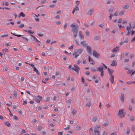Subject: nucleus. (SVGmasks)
Listing matches in <instances>:
<instances>
[{"mask_svg":"<svg viewBox=\"0 0 135 135\" xmlns=\"http://www.w3.org/2000/svg\"><path fill=\"white\" fill-rule=\"evenodd\" d=\"M124 11H121L119 13V15L120 16H122V15H123L124 14Z\"/></svg>","mask_w":135,"mask_h":135,"instance_id":"obj_28","label":"nucleus"},{"mask_svg":"<svg viewBox=\"0 0 135 135\" xmlns=\"http://www.w3.org/2000/svg\"><path fill=\"white\" fill-rule=\"evenodd\" d=\"M107 132L104 131L103 133V135H107Z\"/></svg>","mask_w":135,"mask_h":135,"instance_id":"obj_64","label":"nucleus"},{"mask_svg":"<svg viewBox=\"0 0 135 135\" xmlns=\"http://www.w3.org/2000/svg\"><path fill=\"white\" fill-rule=\"evenodd\" d=\"M131 28V27L128 26H127V30L128 31H129Z\"/></svg>","mask_w":135,"mask_h":135,"instance_id":"obj_32","label":"nucleus"},{"mask_svg":"<svg viewBox=\"0 0 135 135\" xmlns=\"http://www.w3.org/2000/svg\"><path fill=\"white\" fill-rule=\"evenodd\" d=\"M63 132H59L58 134L59 135H63Z\"/></svg>","mask_w":135,"mask_h":135,"instance_id":"obj_57","label":"nucleus"},{"mask_svg":"<svg viewBox=\"0 0 135 135\" xmlns=\"http://www.w3.org/2000/svg\"><path fill=\"white\" fill-rule=\"evenodd\" d=\"M93 129L91 127L90 128V130L89 131V133H91L93 132Z\"/></svg>","mask_w":135,"mask_h":135,"instance_id":"obj_34","label":"nucleus"},{"mask_svg":"<svg viewBox=\"0 0 135 135\" xmlns=\"http://www.w3.org/2000/svg\"><path fill=\"white\" fill-rule=\"evenodd\" d=\"M117 65L116 61L113 60V61L112 64L111 65L112 66H116Z\"/></svg>","mask_w":135,"mask_h":135,"instance_id":"obj_19","label":"nucleus"},{"mask_svg":"<svg viewBox=\"0 0 135 135\" xmlns=\"http://www.w3.org/2000/svg\"><path fill=\"white\" fill-rule=\"evenodd\" d=\"M94 132L97 135H99L100 132L98 130H94Z\"/></svg>","mask_w":135,"mask_h":135,"instance_id":"obj_20","label":"nucleus"},{"mask_svg":"<svg viewBox=\"0 0 135 135\" xmlns=\"http://www.w3.org/2000/svg\"><path fill=\"white\" fill-rule=\"evenodd\" d=\"M13 95L15 97H16L17 96V93L16 91H15L13 92Z\"/></svg>","mask_w":135,"mask_h":135,"instance_id":"obj_38","label":"nucleus"},{"mask_svg":"<svg viewBox=\"0 0 135 135\" xmlns=\"http://www.w3.org/2000/svg\"><path fill=\"white\" fill-rule=\"evenodd\" d=\"M130 6L129 4H126L124 6V8L126 9H128Z\"/></svg>","mask_w":135,"mask_h":135,"instance_id":"obj_21","label":"nucleus"},{"mask_svg":"<svg viewBox=\"0 0 135 135\" xmlns=\"http://www.w3.org/2000/svg\"><path fill=\"white\" fill-rule=\"evenodd\" d=\"M100 126L98 125H97L94 128V130H98L100 128Z\"/></svg>","mask_w":135,"mask_h":135,"instance_id":"obj_29","label":"nucleus"},{"mask_svg":"<svg viewBox=\"0 0 135 135\" xmlns=\"http://www.w3.org/2000/svg\"><path fill=\"white\" fill-rule=\"evenodd\" d=\"M74 9L75 10V11H77L79 10V8L78 6H75Z\"/></svg>","mask_w":135,"mask_h":135,"instance_id":"obj_26","label":"nucleus"},{"mask_svg":"<svg viewBox=\"0 0 135 135\" xmlns=\"http://www.w3.org/2000/svg\"><path fill=\"white\" fill-rule=\"evenodd\" d=\"M72 69L74 70L78 74H79V70L80 69L79 67L76 65H74V67L71 68Z\"/></svg>","mask_w":135,"mask_h":135,"instance_id":"obj_4","label":"nucleus"},{"mask_svg":"<svg viewBox=\"0 0 135 135\" xmlns=\"http://www.w3.org/2000/svg\"><path fill=\"white\" fill-rule=\"evenodd\" d=\"M76 128L78 130H80L81 129V127L80 126H78L76 127Z\"/></svg>","mask_w":135,"mask_h":135,"instance_id":"obj_42","label":"nucleus"},{"mask_svg":"<svg viewBox=\"0 0 135 135\" xmlns=\"http://www.w3.org/2000/svg\"><path fill=\"white\" fill-rule=\"evenodd\" d=\"M109 80H110L111 83L113 84L114 82V76L113 75H109Z\"/></svg>","mask_w":135,"mask_h":135,"instance_id":"obj_8","label":"nucleus"},{"mask_svg":"<svg viewBox=\"0 0 135 135\" xmlns=\"http://www.w3.org/2000/svg\"><path fill=\"white\" fill-rule=\"evenodd\" d=\"M105 31H109L110 30V28H105Z\"/></svg>","mask_w":135,"mask_h":135,"instance_id":"obj_44","label":"nucleus"},{"mask_svg":"<svg viewBox=\"0 0 135 135\" xmlns=\"http://www.w3.org/2000/svg\"><path fill=\"white\" fill-rule=\"evenodd\" d=\"M89 57V61L90 62V64H92L94 65L95 64L93 60L91 59L90 56H88Z\"/></svg>","mask_w":135,"mask_h":135,"instance_id":"obj_13","label":"nucleus"},{"mask_svg":"<svg viewBox=\"0 0 135 135\" xmlns=\"http://www.w3.org/2000/svg\"><path fill=\"white\" fill-rule=\"evenodd\" d=\"M25 31L26 32H27L29 34H33L34 33V32L33 31H32L31 30H25Z\"/></svg>","mask_w":135,"mask_h":135,"instance_id":"obj_22","label":"nucleus"},{"mask_svg":"<svg viewBox=\"0 0 135 135\" xmlns=\"http://www.w3.org/2000/svg\"><path fill=\"white\" fill-rule=\"evenodd\" d=\"M68 24L67 23H65L63 26V28L64 29H66L67 27Z\"/></svg>","mask_w":135,"mask_h":135,"instance_id":"obj_27","label":"nucleus"},{"mask_svg":"<svg viewBox=\"0 0 135 135\" xmlns=\"http://www.w3.org/2000/svg\"><path fill=\"white\" fill-rule=\"evenodd\" d=\"M26 92L27 93H28V94H29L32 97H33V96L32 95H31L30 94V92L29 91H26Z\"/></svg>","mask_w":135,"mask_h":135,"instance_id":"obj_45","label":"nucleus"},{"mask_svg":"<svg viewBox=\"0 0 135 135\" xmlns=\"http://www.w3.org/2000/svg\"><path fill=\"white\" fill-rule=\"evenodd\" d=\"M22 38L24 40H25L27 42H28V39L27 38H26V37H23Z\"/></svg>","mask_w":135,"mask_h":135,"instance_id":"obj_50","label":"nucleus"},{"mask_svg":"<svg viewBox=\"0 0 135 135\" xmlns=\"http://www.w3.org/2000/svg\"><path fill=\"white\" fill-rule=\"evenodd\" d=\"M124 56V54L123 53H122L121 55V56L120 57V59L122 60L123 59Z\"/></svg>","mask_w":135,"mask_h":135,"instance_id":"obj_35","label":"nucleus"},{"mask_svg":"<svg viewBox=\"0 0 135 135\" xmlns=\"http://www.w3.org/2000/svg\"><path fill=\"white\" fill-rule=\"evenodd\" d=\"M133 83V82H132L131 81H128L127 82V83L128 84H130Z\"/></svg>","mask_w":135,"mask_h":135,"instance_id":"obj_58","label":"nucleus"},{"mask_svg":"<svg viewBox=\"0 0 135 135\" xmlns=\"http://www.w3.org/2000/svg\"><path fill=\"white\" fill-rule=\"evenodd\" d=\"M8 36V34H6L4 35H2L1 36V37H7Z\"/></svg>","mask_w":135,"mask_h":135,"instance_id":"obj_37","label":"nucleus"},{"mask_svg":"<svg viewBox=\"0 0 135 135\" xmlns=\"http://www.w3.org/2000/svg\"><path fill=\"white\" fill-rule=\"evenodd\" d=\"M128 38H127L125 39L124 40H123L120 43V45H122L124 43H127L128 42Z\"/></svg>","mask_w":135,"mask_h":135,"instance_id":"obj_12","label":"nucleus"},{"mask_svg":"<svg viewBox=\"0 0 135 135\" xmlns=\"http://www.w3.org/2000/svg\"><path fill=\"white\" fill-rule=\"evenodd\" d=\"M81 44L84 47H86L87 46V45L86 44L85 41L81 42Z\"/></svg>","mask_w":135,"mask_h":135,"instance_id":"obj_17","label":"nucleus"},{"mask_svg":"<svg viewBox=\"0 0 135 135\" xmlns=\"http://www.w3.org/2000/svg\"><path fill=\"white\" fill-rule=\"evenodd\" d=\"M5 6H8L9 5V4L8 2H6L4 3Z\"/></svg>","mask_w":135,"mask_h":135,"instance_id":"obj_60","label":"nucleus"},{"mask_svg":"<svg viewBox=\"0 0 135 135\" xmlns=\"http://www.w3.org/2000/svg\"><path fill=\"white\" fill-rule=\"evenodd\" d=\"M132 129L133 131H135V127L134 125L132 126Z\"/></svg>","mask_w":135,"mask_h":135,"instance_id":"obj_40","label":"nucleus"},{"mask_svg":"<svg viewBox=\"0 0 135 135\" xmlns=\"http://www.w3.org/2000/svg\"><path fill=\"white\" fill-rule=\"evenodd\" d=\"M108 124V121L104 123V125L105 126H107Z\"/></svg>","mask_w":135,"mask_h":135,"instance_id":"obj_46","label":"nucleus"},{"mask_svg":"<svg viewBox=\"0 0 135 135\" xmlns=\"http://www.w3.org/2000/svg\"><path fill=\"white\" fill-rule=\"evenodd\" d=\"M101 74H100V76L101 77H103L104 75V71H103L101 72Z\"/></svg>","mask_w":135,"mask_h":135,"instance_id":"obj_49","label":"nucleus"},{"mask_svg":"<svg viewBox=\"0 0 135 135\" xmlns=\"http://www.w3.org/2000/svg\"><path fill=\"white\" fill-rule=\"evenodd\" d=\"M50 98L49 97H47L46 98L45 101L46 102H48L50 100Z\"/></svg>","mask_w":135,"mask_h":135,"instance_id":"obj_39","label":"nucleus"},{"mask_svg":"<svg viewBox=\"0 0 135 135\" xmlns=\"http://www.w3.org/2000/svg\"><path fill=\"white\" fill-rule=\"evenodd\" d=\"M11 45V44L10 42H8L5 45L7 47Z\"/></svg>","mask_w":135,"mask_h":135,"instance_id":"obj_41","label":"nucleus"},{"mask_svg":"<svg viewBox=\"0 0 135 135\" xmlns=\"http://www.w3.org/2000/svg\"><path fill=\"white\" fill-rule=\"evenodd\" d=\"M124 109H119L117 115L122 118L124 117L126 114V112H124Z\"/></svg>","mask_w":135,"mask_h":135,"instance_id":"obj_3","label":"nucleus"},{"mask_svg":"<svg viewBox=\"0 0 135 135\" xmlns=\"http://www.w3.org/2000/svg\"><path fill=\"white\" fill-rule=\"evenodd\" d=\"M71 102V99H69L67 101V103H70Z\"/></svg>","mask_w":135,"mask_h":135,"instance_id":"obj_61","label":"nucleus"},{"mask_svg":"<svg viewBox=\"0 0 135 135\" xmlns=\"http://www.w3.org/2000/svg\"><path fill=\"white\" fill-rule=\"evenodd\" d=\"M94 12V9H90L89 10L87 13V14L89 15H90Z\"/></svg>","mask_w":135,"mask_h":135,"instance_id":"obj_14","label":"nucleus"},{"mask_svg":"<svg viewBox=\"0 0 135 135\" xmlns=\"http://www.w3.org/2000/svg\"><path fill=\"white\" fill-rule=\"evenodd\" d=\"M24 26V24H21L19 26L20 28H22Z\"/></svg>","mask_w":135,"mask_h":135,"instance_id":"obj_54","label":"nucleus"},{"mask_svg":"<svg viewBox=\"0 0 135 135\" xmlns=\"http://www.w3.org/2000/svg\"><path fill=\"white\" fill-rule=\"evenodd\" d=\"M86 34L88 36H89V31H86L85 32Z\"/></svg>","mask_w":135,"mask_h":135,"instance_id":"obj_63","label":"nucleus"},{"mask_svg":"<svg viewBox=\"0 0 135 135\" xmlns=\"http://www.w3.org/2000/svg\"><path fill=\"white\" fill-rule=\"evenodd\" d=\"M131 101L132 103L134 104V99L132 98L131 99Z\"/></svg>","mask_w":135,"mask_h":135,"instance_id":"obj_56","label":"nucleus"},{"mask_svg":"<svg viewBox=\"0 0 135 135\" xmlns=\"http://www.w3.org/2000/svg\"><path fill=\"white\" fill-rule=\"evenodd\" d=\"M32 122H33L35 123H36L37 122V119H33L32 120Z\"/></svg>","mask_w":135,"mask_h":135,"instance_id":"obj_55","label":"nucleus"},{"mask_svg":"<svg viewBox=\"0 0 135 135\" xmlns=\"http://www.w3.org/2000/svg\"><path fill=\"white\" fill-rule=\"evenodd\" d=\"M90 105V102H88L86 103V106L87 107H89Z\"/></svg>","mask_w":135,"mask_h":135,"instance_id":"obj_53","label":"nucleus"},{"mask_svg":"<svg viewBox=\"0 0 135 135\" xmlns=\"http://www.w3.org/2000/svg\"><path fill=\"white\" fill-rule=\"evenodd\" d=\"M108 70L109 74V75H113L112 73H113V71L112 70H110L109 68H108Z\"/></svg>","mask_w":135,"mask_h":135,"instance_id":"obj_16","label":"nucleus"},{"mask_svg":"<svg viewBox=\"0 0 135 135\" xmlns=\"http://www.w3.org/2000/svg\"><path fill=\"white\" fill-rule=\"evenodd\" d=\"M33 70L34 71L36 72L38 70L35 67H34L33 68Z\"/></svg>","mask_w":135,"mask_h":135,"instance_id":"obj_59","label":"nucleus"},{"mask_svg":"<svg viewBox=\"0 0 135 135\" xmlns=\"http://www.w3.org/2000/svg\"><path fill=\"white\" fill-rule=\"evenodd\" d=\"M93 54L94 56L96 58L98 57L100 55V54H99L95 50L93 51Z\"/></svg>","mask_w":135,"mask_h":135,"instance_id":"obj_7","label":"nucleus"},{"mask_svg":"<svg viewBox=\"0 0 135 135\" xmlns=\"http://www.w3.org/2000/svg\"><path fill=\"white\" fill-rule=\"evenodd\" d=\"M79 2H80L79 1H76V6H78V5L79 4Z\"/></svg>","mask_w":135,"mask_h":135,"instance_id":"obj_62","label":"nucleus"},{"mask_svg":"<svg viewBox=\"0 0 135 135\" xmlns=\"http://www.w3.org/2000/svg\"><path fill=\"white\" fill-rule=\"evenodd\" d=\"M15 56L18 57H21V55H20L18 54H16Z\"/></svg>","mask_w":135,"mask_h":135,"instance_id":"obj_48","label":"nucleus"},{"mask_svg":"<svg viewBox=\"0 0 135 135\" xmlns=\"http://www.w3.org/2000/svg\"><path fill=\"white\" fill-rule=\"evenodd\" d=\"M79 35L80 38L83 39L84 37L83 35L82 34L81 31H80L79 32Z\"/></svg>","mask_w":135,"mask_h":135,"instance_id":"obj_15","label":"nucleus"},{"mask_svg":"<svg viewBox=\"0 0 135 135\" xmlns=\"http://www.w3.org/2000/svg\"><path fill=\"white\" fill-rule=\"evenodd\" d=\"M25 15L23 12H21L20 13L19 16H22V17H25Z\"/></svg>","mask_w":135,"mask_h":135,"instance_id":"obj_23","label":"nucleus"},{"mask_svg":"<svg viewBox=\"0 0 135 135\" xmlns=\"http://www.w3.org/2000/svg\"><path fill=\"white\" fill-rule=\"evenodd\" d=\"M70 126L69 125H68L67 127L64 128V129L66 130H68L70 128Z\"/></svg>","mask_w":135,"mask_h":135,"instance_id":"obj_31","label":"nucleus"},{"mask_svg":"<svg viewBox=\"0 0 135 135\" xmlns=\"http://www.w3.org/2000/svg\"><path fill=\"white\" fill-rule=\"evenodd\" d=\"M120 99L121 101L122 102H123L124 101V95L123 93H122L120 97Z\"/></svg>","mask_w":135,"mask_h":135,"instance_id":"obj_10","label":"nucleus"},{"mask_svg":"<svg viewBox=\"0 0 135 135\" xmlns=\"http://www.w3.org/2000/svg\"><path fill=\"white\" fill-rule=\"evenodd\" d=\"M83 50L81 49H75L73 53V55L75 56V57L76 58L78 57L81 53L83 51Z\"/></svg>","mask_w":135,"mask_h":135,"instance_id":"obj_2","label":"nucleus"},{"mask_svg":"<svg viewBox=\"0 0 135 135\" xmlns=\"http://www.w3.org/2000/svg\"><path fill=\"white\" fill-rule=\"evenodd\" d=\"M97 117H94V118H93V121L94 122H95L97 120Z\"/></svg>","mask_w":135,"mask_h":135,"instance_id":"obj_33","label":"nucleus"},{"mask_svg":"<svg viewBox=\"0 0 135 135\" xmlns=\"http://www.w3.org/2000/svg\"><path fill=\"white\" fill-rule=\"evenodd\" d=\"M70 26L73 28L72 30L73 32L74 37H76L78 32V29L79 28L78 26L75 25L74 23H73Z\"/></svg>","mask_w":135,"mask_h":135,"instance_id":"obj_1","label":"nucleus"},{"mask_svg":"<svg viewBox=\"0 0 135 135\" xmlns=\"http://www.w3.org/2000/svg\"><path fill=\"white\" fill-rule=\"evenodd\" d=\"M38 98L40 99V100H41L42 99V97L40 95L36 96L35 97V100L36 102H37V103H40V101L38 99Z\"/></svg>","mask_w":135,"mask_h":135,"instance_id":"obj_5","label":"nucleus"},{"mask_svg":"<svg viewBox=\"0 0 135 135\" xmlns=\"http://www.w3.org/2000/svg\"><path fill=\"white\" fill-rule=\"evenodd\" d=\"M103 67H99L97 68V71H99L101 72L103 71Z\"/></svg>","mask_w":135,"mask_h":135,"instance_id":"obj_18","label":"nucleus"},{"mask_svg":"<svg viewBox=\"0 0 135 135\" xmlns=\"http://www.w3.org/2000/svg\"><path fill=\"white\" fill-rule=\"evenodd\" d=\"M86 49L89 54L90 55L91 54L92 50L91 47L89 46H87Z\"/></svg>","mask_w":135,"mask_h":135,"instance_id":"obj_9","label":"nucleus"},{"mask_svg":"<svg viewBox=\"0 0 135 135\" xmlns=\"http://www.w3.org/2000/svg\"><path fill=\"white\" fill-rule=\"evenodd\" d=\"M3 52H8L9 51V50L7 48L3 49L2 50Z\"/></svg>","mask_w":135,"mask_h":135,"instance_id":"obj_24","label":"nucleus"},{"mask_svg":"<svg viewBox=\"0 0 135 135\" xmlns=\"http://www.w3.org/2000/svg\"><path fill=\"white\" fill-rule=\"evenodd\" d=\"M99 36H97L94 37V39L95 40H98L99 39Z\"/></svg>","mask_w":135,"mask_h":135,"instance_id":"obj_36","label":"nucleus"},{"mask_svg":"<svg viewBox=\"0 0 135 135\" xmlns=\"http://www.w3.org/2000/svg\"><path fill=\"white\" fill-rule=\"evenodd\" d=\"M42 128V126H40L37 128V130L39 131H40Z\"/></svg>","mask_w":135,"mask_h":135,"instance_id":"obj_30","label":"nucleus"},{"mask_svg":"<svg viewBox=\"0 0 135 135\" xmlns=\"http://www.w3.org/2000/svg\"><path fill=\"white\" fill-rule=\"evenodd\" d=\"M30 35L31 36V39L32 40H35V41L36 42H40L39 41H38L36 37H35L34 36H33V35Z\"/></svg>","mask_w":135,"mask_h":135,"instance_id":"obj_11","label":"nucleus"},{"mask_svg":"<svg viewBox=\"0 0 135 135\" xmlns=\"http://www.w3.org/2000/svg\"><path fill=\"white\" fill-rule=\"evenodd\" d=\"M5 124L8 127H10L11 126V125L10 123L8 122H7L5 123Z\"/></svg>","mask_w":135,"mask_h":135,"instance_id":"obj_25","label":"nucleus"},{"mask_svg":"<svg viewBox=\"0 0 135 135\" xmlns=\"http://www.w3.org/2000/svg\"><path fill=\"white\" fill-rule=\"evenodd\" d=\"M12 103L10 102H8L7 103V105L8 106H10L11 105Z\"/></svg>","mask_w":135,"mask_h":135,"instance_id":"obj_43","label":"nucleus"},{"mask_svg":"<svg viewBox=\"0 0 135 135\" xmlns=\"http://www.w3.org/2000/svg\"><path fill=\"white\" fill-rule=\"evenodd\" d=\"M72 112L73 115H74L76 113V111L74 109L72 111Z\"/></svg>","mask_w":135,"mask_h":135,"instance_id":"obj_47","label":"nucleus"},{"mask_svg":"<svg viewBox=\"0 0 135 135\" xmlns=\"http://www.w3.org/2000/svg\"><path fill=\"white\" fill-rule=\"evenodd\" d=\"M13 118L14 119H15V120H18V118L16 116V115H14V116H13Z\"/></svg>","mask_w":135,"mask_h":135,"instance_id":"obj_51","label":"nucleus"},{"mask_svg":"<svg viewBox=\"0 0 135 135\" xmlns=\"http://www.w3.org/2000/svg\"><path fill=\"white\" fill-rule=\"evenodd\" d=\"M120 46H118L116 47H115L114 48L112 51V52H118V51L119 50Z\"/></svg>","mask_w":135,"mask_h":135,"instance_id":"obj_6","label":"nucleus"},{"mask_svg":"<svg viewBox=\"0 0 135 135\" xmlns=\"http://www.w3.org/2000/svg\"><path fill=\"white\" fill-rule=\"evenodd\" d=\"M91 69L92 71H95L97 70L94 68H91Z\"/></svg>","mask_w":135,"mask_h":135,"instance_id":"obj_52","label":"nucleus"}]
</instances>
